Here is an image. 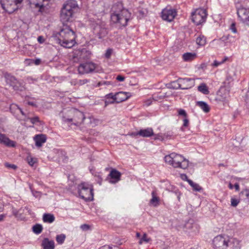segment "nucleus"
Returning <instances> with one entry per match:
<instances>
[{
    "instance_id": "obj_9",
    "label": "nucleus",
    "mask_w": 249,
    "mask_h": 249,
    "mask_svg": "<svg viewBox=\"0 0 249 249\" xmlns=\"http://www.w3.org/2000/svg\"><path fill=\"white\" fill-rule=\"evenodd\" d=\"M206 11L203 9H196L192 13V19L196 25L204 22L207 18Z\"/></svg>"
},
{
    "instance_id": "obj_2",
    "label": "nucleus",
    "mask_w": 249,
    "mask_h": 249,
    "mask_svg": "<svg viewBox=\"0 0 249 249\" xmlns=\"http://www.w3.org/2000/svg\"><path fill=\"white\" fill-rule=\"evenodd\" d=\"M57 42L65 48L72 47L76 43L75 33L69 26L63 25L58 34Z\"/></svg>"
},
{
    "instance_id": "obj_26",
    "label": "nucleus",
    "mask_w": 249,
    "mask_h": 249,
    "mask_svg": "<svg viewBox=\"0 0 249 249\" xmlns=\"http://www.w3.org/2000/svg\"><path fill=\"white\" fill-rule=\"evenodd\" d=\"M42 219L45 223H52L54 221L55 217L53 214L45 213L43 215Z\"/></svg>"
},
{
    "instance_id": "obj_51",
    "label": "nucleus",
    "mask_w": 249,
    "mask_h": 249,
    "mask_svg": "<svg viewBox=\"0 0 249 249\" xmlns=\"http://www.w3.org/2000/svg\"><path fill=\"white\" fill-rule=\"evenodd\" d=\"M189 124V120L187 118V117H185L183 119V126L187 127L188 126Z\"/></svg>"
},
{
    "instance_id": "obj_18",
    "label": "nucleus",
    "mask_w": 249,
    "mask_h": 249,
    "mask_svg": "<svg viewBox=\"0 0 249 249\" xmlns=\"http://www.w3.org/2000/svg\"><path fill=\"white\" fill-rule=\"evenodd\" d=\"M0 143L9 147L15 146V142L14 141L10 140L5 134L1 133H0Z\"/></svg>"
},
{
    "instance_id": "obj_3",
    "label": "nucleus",
    "mask_w": 249,
    "mask_h": 249,
    "mask_svg": "<svg viewBox=\"0 0 249 249\" xmlns=\"http://www.w3.org/2000/svg\"><path fill=\"white\" fill-rule=\"evenodd\" d=\"M112 12L111 20L113 22L119 23L123 26L126 25L128 20V12L127 10L123 8L121 3L114 5L112 8Z\"/></svg>"
},
{
    "instance_id": "obj_59",
    "label": "nucleus",
    "mask_w": 249,
    "mask_h": 249,
    "mask_svg": "<svg viewBox=\"0 0 249 249\" xmlns=\"http://www.w3.org/2000/svg\"><path fill=\"white\" fill-rule=\"evenodd\" d=\"M234 187L235 189V190L236 191H239V185L238 184V183H236L234 185Z\"/></svg>"
},
{
    "instance_id": "obj_43",
    "label": "nucleus",
    "mask_w": 249,
    "mask_h": 249,
    "mask_svg": "<svg viewBox=\"0 0 249 249\" xmlns=\"http://www.w3.org/2000/svg\"><path fill=\"white\" fill-rule=\"evenodd\" d=\"M231 206L232 207H236L239 204L240 202V200L238 199H236L235 198H231Z\"/></svg>"
},
{
    "instance_id": "obj_30",
    "label": "nucleus",
    "mask_w": 249,
    "mask_h": 249,
    "mask_svg": "<svg viewBox=\"0 0 249 249\" xmlns=\"http://www.w3.org/2000/svg\"><path fill=\"white\" fill-rule=\"evenodd\" d=\"M152 198L150 201V202L154 206L157 207L159 205L160 198L156 196L155 191H153L151 193Z\"/></svg>"
},
{
    "instance_id": "obj_10",
    "label": "nucleus",
    "mask_w": 249,
    "mask_h": 249,
    "mask_svg": "<svg viewBox=\"0 0 249 249\" xmlns=\"http://www.w3.org/2000/svg\"><path fill=\"white\" fill-rule=\"evenodd\" d=\"M97 65L91 62L81 63L78 67V71L80 74L92 72L96 70Z\"/></svg>"
},
{
    "instance_id": "obj_8",
    "label": "nucleus",
    "mask_w": 249,
    "mask_h": 249,
    "mask_svg": "<svg viewBox=\"0 0 249 249\" xmlns=\"http://www.w3.org/2000/svg\"><path fill=\"white\" fill-rule=\"evenodd\" d=\"M93 33L99 39L105 37L108 33L106 23L101 20H98L93 28Z\"/></svg>"
},
{
    "instance_id": "obj_28",
    "label": "nucleus",
    "mask_w": 249,
    "mask_h": 249,
    "mask_svg": "<svg viewBox=\"0 0 249 249\" xmlns=\"http://www.w3.org/2000/svg\"><path fill=\"white\" fill-rule=\"evenodd\" d=\"M196 105L205 113H207L210 111V107L206 102L203 101H198L196 103Z\"/></svg>"
},
{
    "instance_id": "obj_46",
    "label": "nucleus",
    "mask_w": 249,
    "mask_h": 249,
    "mask_svg": "<svg viewBox=\"0 0 249 249\" xmlns=\"http://www.w3.org/2000/svg\"><path fill=\"white\" fill-rule=\"evenodd\" d=\"M29 119L33 124H35L36 123L40 122L39 118L38 116H35L33 118H29Z\"/></svg>"
},
{
    "instance_id": "obj_56",
    "label": "nucleus",
    "mask_w": 249,
    "mask_h": 249,
    "mask_svg": "<svg viewBox=\"0 0 249 249\" xmlns=\"http://www.w3.org/2000/svg\"><path fill=\"white\" fill-rule=\"evenodd\" d=\"M97 181L99 185H101L102 184V179L100 176L97 177Z\"/></svg>"
},
{
    "instance_id": "obj_4",
    "label": "nucleus",
    "mask_w": 249,
    "mask_h": 249,
    "mask_svg": "<svg viewBox=\"0 0 249 249\" xmlns=\"http://www.w3.org/2000/svg\"><path fill=\"white\" fill-rule=\"evenodd\" d=\"M164 161L174 168L186 169L189 166V160L181 155L172 153L164 157Z\"/></svg>"
},
{
    "instance_id": "obj_6",
    "label": "nucleus",
    "mask_w": 249,
    "mask_h": 249,
    "mask_svg": "<svg viewBox=\"0 0 249 249\" xmlns=\"http://www.w3.org/2000/svg\"><path fill=\"white\" fill-rule=\"evenodd\" d=\"M79 196L86 201H91L93 199V188L91 184L82 182L77 187Z\"/></svg>"
},
{
    "instance_id": "obj_52",
    "label": "nucleus",
    "mask_w": 249,
    "mask_h": 249,
    "mask_svg": "<svg viewBox=\"0 0 249 249\" xmlns=\"http://www.w3.org/2000/svg\"><path fill=\"white\" fill-rule=\"evenodd\" d=\"M164 136H165V135H164V136H163L162 135H161L160 134H158L155 137V140H160L161 141H162L164 139Z\"/></svg>"
},
{
    "instance_id": "obj_53",
    "label": "nucleus",
    "mask_w": 249,
    "mask_h": 249,
    "mask_svg": "<svg viewBox=\"0 0 249 249\" xmlns=\"http://www.w3.org/2000/svg\"><path fill=\"white\" fill-rule=\"evenodd\" d=\"M124 77L122 75H118L116 77V80L119 81H124Z\"/></svg>"
},
{
    "instance_id": "obj_61",
    "label": "nucleus",
    "mask_w": 249,
    "mask_h": 249,
    "mask_svg": "<svg viewBox=\"0 0 249 249\" xmlns=\"http://www.w3.org/2000/svg\"><path fill=\"white\" fill-rule=\"evenodd\" d=\"M40 62H41L40 59H36L35 61V64L36 65H39L40 63Z\"/></svg>"
},
{
    "instance_id": "obj_12",
    "label": "nucleus",
    "mask_w": 249,
    "mask_h": 249,
    "mask_svg": "<svg viewBox=\"0 0 249 249\" xmlns=\"http://www.w3.org/2000/svg\"><path fill=\"white\" fill-rule=\"evenodd\" d=\"M237 14L239 20L245 25L249 27V9L240 7L237 9Z\"/></svg>"
},
{
    "instance_id": "obj_48",
    "label": "nucleus",
    "mask_w": 249,
    "mask_h": 249,
    "mask_svg": "<svg viewBox=\"0 0 249 249\" xmlns=\"http://www.w3.org/2000/svg\"><path fill=\"white\" fill-rule=\"evenodd\" d=\"M178 115L183 116L184 118L187 117L185 110L183 109H179L178 110Z\"/></svg>"
},
{
    "instance_id": "obj_7",
    "label": "nucleus",
    "mask_w": 249,
    "mask_h": 249,
    "mask_svg": "<svg viewBox=\"0 0 249 249\" xmlns=\"http://www.w3.org/2000/svg\"><path fill=\"white\" fill-rule=\"evenodd\" d=\"M23 0H0V3L3 10L11 14L18 9V4L22 2Z\"/></svg>"
},
{
    "instance_id": "obj_23",
    "label": "nucleus",
    "mask_w": 249,
    "mask_h": 249,
    "mask_svg": "<svg viewBox=\"0 0 249 249\" xmlns=\"http://www.w3.org/2000/svg\"><path fill=\"white\" fill-rule=\"evenodd\" d=\"M138 134L139 136L142 137H150L154 134L153 129L150 127L140 130Z\"/></svg>"
},
{
    "instance_id": "obj_27",
    "label": "nucleus",
    "mask_w": 249,
    "mask_h": 249,
    "mask_svg": "<svg viewBox=\"0 0 249 249\" xmlns=\"http://www.w3.org/2000/svg\"><path fill=\"white\" fill-rule=\"evenodd\" d=\"M106 98L107 100L111 99V102H109V101H105V106H107L108 104H113L114 103H116V93L115 94H113L112 93H110L106 95Z\"/></svg>"
},
{
    "instance_id": "obj_5",
    "label": "nucleus",
    "mask_w": 249,
    "mask_h": 249,
    "mask_svg": "<svg viewBox=\"0 0 249 249\" xmlns=\"http://www.w3.org/2000/svg\"><path fill=\"white\" fill-rule=\"evenodd\" d=\"M77 8V1L74 0H68L63 4L60 14V19L64 25L65 22L71 20L74 11Z\"/></svg>"
},
{
    "instance_id": "obj_36",
    "label": "nucleus",
    "mask_w": 249,
    "mask_h": 249,
    "mask_svg": "<svg viewBox=\"0 0 249 249\" xmlns=\"http://www.w3.org/2000/svg\"><path fill=\"white\" fill-rule=\"evenodd\" d=\"M66 236L63 234L57 235L56 237V240L59 244H62L65 239Z\"/></svg>"
},
{
    "instance_id": "obj_32",
    "label": "nucleus",
    "mask_w": 249,
    "mask_h": 249,
    "mask_svg": "<svg viewBox=\"0 0 249 249\" xmlns=\"http://www.w3.org/2000/svg\"><path fill=\"white\" fill-rule=\"evenodd\" d=\"M32 229L33 232L36 234L40 233L43 230V227L42 225L38 224H36L35 225H34Z\"/></svg>"
},
{
    "instance_id": "obj_58",
    "label": "nucleus",
    "mask_w": 249,
    "mask_h": 249,
    "mask_svg": "<svg viewBox=\"0 0 249 249\" xmlns=\"http://www.w3.org/2000/svg\"><path fill=\"white\" fill-rule=\"evenodd\" d=\"M77 80H72L71 83L72 85L74 86H78V84H77Z\"/></svg>"
},
{
    "instance_id": "obj_19",
    "label": "nucleus",
    "mask_w": 249,
    "mask_h": 249,
    "mask_svg": "<svg viewBox=\"0 0 249 249\" xmlns=\"http://www.w3.org/2000/svg\"><path fill=\"white\" fill-rule=\"evenodd\" d=\"M0 143L9 147L15 146V142L14 141L10 140L5 134L1 133H0Z\"/></svg>"
},
{
    "instance_id": "obj_64",
    "label": "nucleus",
    "mask_w": 249,
    "mask_h": 249,
    "mask_svg": "<svg viewBox=\"0 0 249 249\" xmlns=\"http://www.w3.org/2000/svg\"><path fill=\"white\" fill-rule=\"evenodd\" d=\"M140 236H141V234H140V233H139V232H137V233H136V237H137V238H140Z\"/></svg>"
},
{
    "instance_id": "obj_16",
    "label": "nucleus",
    "mask_w": 249,
    "mask_h": 249,
    "mask_svg": "<svg viewBox=\"0 0 249 249\" xmlns=\"http://www.w3.org/2000/svg\"><path fill=\"white\" fill-rule=\"evenodd\" d=\"M229 93L225 89H221L218 91L216 100L219 102L226 103L228 101Z\"/></svg>"
},
{
    "instance_id": "obj_24",
    "label": "nucleus",
    "mask_w": 249,
    "mask_h": 249,
    "mask_svg": "<svg viewBox=\"0 0 249 249\" xmlns=\"http://www.w3.org/2000/svg\"><path fill=\"white\" fill-rule=\"evenodd\" d=\"M91 53L89 51L86 49H83L81 51H79L77 55L81 60H85L89 59Z\"/></svg>"
},
{
    "instance_id": "obj_11",
    "label": "nucleus",
    "mask_w": 249,
    "mask_h": 249,
    "mask_svg": "<svg viewBox=\"0 0 249 249\" xmlns=\"http://www.w3.org/2000/svg\"><path fill=\"white\" fill-rule=\"evenodd\" d=\"M85 119L84 113L78 110H75L73 112V117L71 119H66L64 118L63 121L65 122H72L73 124L77 126L80 125Z\"/></svg>"
},
{
    "instance_id": "obj_44",
    "label": "nucleus",
    "mask_w": 249,
    "mask_h": 249,
    "mask_svg": "<svg viewBox=\"0 0 249 249\" xmlns=\"http://www.w3.org/2000/svg\"><path fill=\"white\" fill-rule=\"evenodd\" d=\"M113 52V50L112 49L109 48L105 54V56L106 58L108 59L110 57Z\"/></svg>"
},
{
    "instance_id": "obj_20",
    "label": "nucleus",
    "mask_w": 249,
    "mask_h": 249,
    "mask_svg": "<svg viewBox=\"0 0 249 249\" xmlns=\"http://www.w3.org/2000/svg\"><path fill=\"white\" fill-rule=\"evenodd\" d=\"M0 143L9 147L15 146V142L14 141L10 140L5 134L1 133H0Z\"/></svg>"
},
{
    "instance_id": "obj_33",
    "label": "nucleus",
    "mask_w": 249,
    "mask_h": 249,
    "mask_svg": "<svg viewBox=\"0 0 249 249\" xmlns=\"http://www.w3.org/2000/svg\"><path fill=\"white\" fill-rule=\"evenodd\" d=\"M198 90L199 91L203 93L204 94H207L209 93L208 89L205 84H201L198 87Z\"/></svg>"
},
{
    "instance_id": "obj_37",
    "label": "nucleus",
    "mask_w": 249,
    "mask_h": 249,
    "mask_svg": "<svg viewBox=\"0 0 249 249\" xmlns=\"http://www.w3.org/2000/svg\"><path fill=\"white\" fill-rule=\"evenodd\" d=\"M240 197L249 199V190H245L240 193Z\"/></svg>"
},
{
    "instance_id": "obj_60",
    "label": "nucleus",
    "mask_w": 249,
    "mask_h": 249,
    "mask_svg": "<svg viewBox=\"0 0 249 249\" xmlns=\"http://www.w3.org/2000/svg\"><path fill=\"white\" fill-rule=\"evenodd\" d=\"M27 103L29 105H30V106H33V107H36V104L34 102L29 101V102H28Z\"/></svg>"
},
{
    "instance_id": "obj_31",
    "label": "nucleus",
    "mask_w": 249,
    "mask_h": 249,
    "mask_svg": "<svg viewBox=\"0 0 249 249\" xmlns=\"http://www.w3.org/2000/svg\"><path fill=\"white\" fill-rule=\"evenodd\" d=\"M188 183L192 187L193 190L196 191H200L202 188L197 183L194 182L191 179H187Z\"/></svg>"
},
{
    "instance_id": "obj_42",
    "label": "nucleus",
    "mask_w": 249,
    "mask_h": 249,
    "mask_svg": "<svg viewBox=\"0 0 249 249\" xmlns=\"http://www.w3.org/2000/svg\"><path fill=\"white\" fill-rule=\"evenodd\" d=\"M150 239L149 238H148L147 237L146 234L144 233L142 237L141 238V239H140L139 243V244H142L143 241L147 243L150 241Z\"/></svg>"
},
{
    "instance_id": "obj_45",
    "label": "nucleus",
    "mask_w": 249,
    "mask_h": 249,
    "mask_svg": "<svg viewBox=\"0 0 249 249\" xmlns=\"http://www.w3.org/2000/svg\"><path fill=\"white\" fill-rule=\"evenodd\" d=\"M5 166L9 169H12L16 170L17 168V166L14 164H11L8 162L5 163Z\"/></svg>"
},
{
    "instance_id": "obj_62",
    "label": "nucleus",
    "mask_w": 249,
    "mask_h": 249,
    "mask_svg": "<svg viewBox=\"0 0 249 249\" xmlns=\"http://www.w3.org/2000/svg\"><path fill=\"white\" fill-rule=\"evenodd\" d=\"M27 210H28V212L30 215H34V213L31 210L28 209V208H27Z\"/></svg>"
},
{
    "instance_id": "obj_63",
    "label": "nucleus",
    "mask_w": 249,
    "mask_h": 249,
    "mask_svg": "<svg viewBox=\"0 0 249 249\" xmlns=\"http://www.w3.org/2000/svg\"><path fill=\"white\" fill-rule=\"evenodd\" d=\"M151 101L150 100H148L145 102V104L148 106L151 104Z\"/></svg>"
},
{
    "instance_id": "obj_14",
    "label": "nucleus",
    "mask_w": 249,
    "mask_h": 249,
    "mask_svg": "<svg viewBox=\"0 0 249 249\" xmlns=\"http://www.w3.org/2000/svg\"><path fill=\"white\" fill-rule=\"evenodd\" d=\"M5 78L7 83L12 86L15 90L20 89L19 88L21 87V84L18 81L15 77L9 73H6L5 75Z\"/></svg>"
},
{
    "instance_id": "obj_34",
    "label": "nucleus",
    "mask_w": 249,
    "mask_h": 249,
    "mask_svg": "<svg viewBox=\"0 0 249 249\" xmlns=\"http://www.w3.org/2000/svg\"><path fill=\"white\" fill-rule=\"evenodd\" d=\"M196 43L200 46H204L206 44V38L203 36H199L196 39Z\"/></svg>"
},
{
    "instance_id": "obj_55",
    "label": "nucleus",
    "mask_w": 249,
    "mask_h": 249,
    "mask_svg": "<svg viewBox=\"0 0 249 249\" xmlns=\"http://www.w3.org/2000/svg\"><path fill=\"white\" fill-rule=\"evenodd\" d=\"M110 84V82L108 81H102L99 82L98 84V86H100L102 85H109Z\"/></svg>"
},
{
    "instance_id": "obj_54",
    "label": "nucleus",
    "mask_w": 249,
    "mask_h": 249,
    "mask_svg": "<svg viewBox=\"0 0 249 249\" xmlns=\"http://www.w3.org/2000/svg\"><path fill=\"white\" fill-rule=\"evenodd\" d=\"M37 41L40 43H43L45 40L42 36H39L37 37Z\"/></svg>"
},
{
    "instance_id": "obj_29",
    "label": "nucleus",
    "mask_w": 249,
    "mask_h": 249,
    "mask_svg": "<svg viewBox=\"0 0 249 249\" xmlns=\"http://www.w3.org/2000/svg\"><path fill=\"white\" fill-rule=\"evenodd\" d=\"M182 57L184 61H190L196 57V53H186L183 54Z\"/></svg>"
},
{
    "instance_id": "obj_47",
    "label": "nucleus",
    "mask_w": 249,
    "mask_h": 249,
    "mask_svg": "<svg viewBox=\"0 0 249 249\" xmlns=\"http://www.w3.org/2000/svg\"><path fill=\"white\" fill-rule=\"evenodd\" d=\"M89 82V80L87 79H82V80H77V84H78V86H82V85H83L87 83H88Z\"/></svg>"
},
{
    "instance_id": "obj_40",
    "label": "nucleus",
    "mask_w": 249,
    "mask_h": 249,
    "mask_svg": "<svg viewBox=\"0 0 249 249\" xmlns=\"http://www.w3.org/2000/svg\"><path fill=\"white\" fill-rule=\"evenodd\" d=\"M29 188L32 193V194L34 196L37 197L40 196V192L38 191H36L33 190L32 187V185L29 184Z\"/></svg>"
},
{
    "instance_id": "obj_49",
    "label": "nucleus",
    "mask_w": 249,
    "mask_h": 249,
    "mask_svg": "<svg viewBox=\"0 0 249 249\" xmlns=\"http://www.w3.org/2000/svg\"><path fill=\"white\" fill-rule=\"evenodd\" d=\"M80 228L83 231H88L90 227L89 225L83 224L81 225Z\"/></svg>"
},
{
    "instance_id": "obj_38",
    "label": "nucleus",
    "mask_w": 249,
    "mask_h": 249,
    "mask_svg": "<svg viewBox=\"0 0 249 249\" xmlns=\"http://www.w3.org/2000/svg\"><path fill=\"white\" fill-rule=\"evenodd\" d=\"M171 86L172 88L175 89H181L179 79L177 81L172 82L171 83Z\"/></svg>"
},
{
    "instance_id": "obj_50",
    "label": "nucleus",
    "mask_w": 249,
    "mask_h": 249,
    "mask_svg": "<svg viewBox=\"0 0 249 249\" xmlns=\"http://www.w3.org/2000/svg\"><path fill=\"white\" fill-rule=\"evenodd\" d=\"M230 29L231 30V31L233 33H237V30L236 29L235 23H232L231 24V27H230Z\"/></svg>"
},
{
    "instance_id": "obj_17",
    "label": "nucleus",
    "mask_w": 249,
    "mask_h": 249,
    "mask_svg": "<svg viewBox=\"0 0 249 249\" xmlns=\"http://www.w3.org/2000/svg\"><path fill=\"white\" fill-rule=\"evenodd\" d=\"M121 174L116 169H112L108 177H110L109 182L111 183H116L120 180Z\"/></svg>"
},
{
    "instance_id": "obj_35",
    "label": "nucleus",
    "mask_w": 249,
    "mask_h": 249,
    "mask_svg": "<svg viewBox=\"0 0 249 249\" xmlns=\"http://www.w3.org/2000/svg\"><path fill=\"white\" fill-rule=\"evenodd\" d=\"M10 109L11 110V112L12 113H14V110H18L20 111V112L21 113L22 115H25L24 112L23 111L21 108H20L17 105L13 104L11 105Z\"/></svg>"
},
{
    "instance_id": "obj_21",
    "label": "nucleus",
    "mask_w": 249,
    "mask_h": 249,
    "mask_svg": "<svg viewBox=\"0 0 249 249\" xmlns=\"http://www.w3.org/2000/svg\"><path fill=\"white\" fill-rule=\"evenodd\" d=\"M47 137L44 134H38L35 136L34 140L36 142V145L37 147H41L43 143L46 141Z\"/></svg>"
},
{
    "instance_id": "obj_41",
    "label": "nucleus",
    "mask_w": 249,
    "mask_h": 249,
    "mask_svg": "<svg viewBox=\"0 0 249 249\" xmlns=\"http://www.w3.org/2000/svg\"><path fill=\"white\" fill-rule=\"evenodd\" d=\"M28 163L31 166H33L35 163L36 162L37 160L35 158H33L31 157H28L27 158Z\"/></svg>"
},
{
    "instance_id": "obj_15",
    "label": "nucleus",
    "mask_w": 249,
    "mask_h": 249,
    "mask_svg": "<svg viewBox=\"0 0 249 249\" xmlns=\"http://www.w3.org/2000/svg\"><path fill=\"white\" fill-rule=\"evenodd\" d=\"M180 85H181V89H189L195 85V81L191 78H179Z\"/></svg>"
},
{
    "instance_id": "obj_22",
    "label": "nucleus",
    "mask_w": 249,
    "mask_h": 249,
    "mask_svg": "<svg viewBox=\"0 0 249 249\" xmlns=\"http://www.w3.org/2000/svg\"><path fill=\"white\" fill-rule=\"evenodd\" d=\"M130 96L129 92L121 91L116 93V103H119L126 100Z\"/></svg>"
},
{
    "instance_id": "obj_39",
    "label": "nucleus",
    "mask_w": 249,
    "mask_h": 249,
    "mask_svg": "<svg viewBox=\"0 0 249 249\" xmlns=\"http://www.w3.org/2000/svg\"><path fill=\"white\" fill-rule=\"evenodd\" d=\"M228 57H225V58L221 61L219 62L216 60H214L212 65L214 67H216L219 65L224 63L225 61H226L228 60Z\"/></svg>"
},
{
    "instance_id": "obj_1",
    "label": "nucleus",
    "mask_w": 249,
    "mask_h": 249,
    "mask_svg": "<svg viewBox=\"0 0 249 249\" xmlns=\"http://www.w3.org/2000/svg\"><path fill=\"white\" fill-rule=\"evenodd\" d=\"M213 243L215 249H240V241L226 234H220L215 236Z\"/></svg>"
},
{
    "instance_id": "obj_13",
    "label": "nucleus",
    "mask_w": 249,
    "mask_h": 249,
    "mask_svg": "<svg viewBox=\"0 0 249 249\" xmlns=\"http://www.w3.org/2000/svg\"><path fill=\"white\" fill-rule=\"evenodd\" d=\"M176 16V11L174 9L166 7L161 12L162 18L167 21H171Z\"/></svg>"
},
{
    "instance_id": "obj_57",
    "label": "nucleus",
    "mask_w": 249,
    "mask_h": 249,
    "mask_svg": "<svg viewBox=\"0 0 249 249\" xmlns=\"http://www.w3.org/2000/svg\"><path fill=\"white\" fill-rule=\"evenodd\" d=\"M129 135L130 136H132V137H136V136L139 135L138 131V132H135L131 133Z\"/></svg>"
},
{
    "instance_id": "obj_25",
    "label": "nucleus",
    "mask_w": 249,
    "mask_h": 249,
    "mask_svg": "<svg viewBox=\"0 0 249 249\" xmlns=\"http://www.w3.org/2000/svg\"><path fill=\"white\" fill-rule=\"evenodd\" d=\"M44 249H54V243L53 240H49L48 238H45L42 243Z\"/></svg>"
}]
</instances>
